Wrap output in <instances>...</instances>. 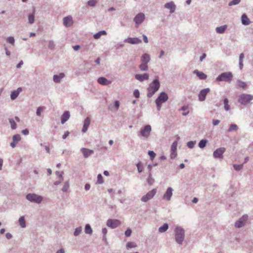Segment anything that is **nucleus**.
<instances>
[{
	"label": "nucleus",
	"mask_w": 253,
	"mask_h": 253,
	"mask_svg": "<svg viewBox=\"0 0 253 253\" xmlns=\"http://www.w3.org/2000/svg\"><path fill=\"white\" fill-rule=\"evenodd\" d=\"M126 43H129L131 44H139L142 42V41L141 39L137 38V37H133V38H127L126 39H125L124 41Z\"/></svg>",
	"instance_id": "nucleus-13"
},
{
	"label": "nucleus",
	"mask_w": 253,
	"mask_h": 253,
	"mask_svg": "<svg viewBox=\"0 0 253 253\" xmlns=\"http://www.w3.org/2000/svg\"><path fill=\"white\" fill-rule=\"evenodd\" d=\"M104 182L103 177L101 174L97 175V183L99 184H102Z\"/></svg>",
	"instance_id": "nucleus-56"
},
{
	"label": "nucleus",
	"mask_w": 253,
	"mask_h": 253,
	"mask_svg": "<svg viewBox=\"0 0 253 253\" xmlns=\"http://www.w3.org/2000/svg\"><path fill=\"white\" fill-rule=\"evenodd\" d=\"M149 74L147 73H144L143 74H136L135 75V79L140 82L147 80L149 79Z\"/></svg>",
	"instance_id": "nucleus-21"
},
{
	"label": "nucleus",
	"mask_w": 253,
	"mask_h": 253,
	"mask_svg": "<svg viewBox=\"0 0 253 253\" xmlns=\"http://www.w3.org/2000/svg\"><path fill=\"white\" fill-rule=\"evenodd\" d=\"M133 95L136 98H138L139 97V96H140V92H139V91L136 89H135L134 91H133Z\"/></svg>",
	"instance_id": "nucleus-57"
},
{
	"label": "nucleus",
	"mask_w": 253,
	"mask_h": 253,
	"mask_svg": "<svg viewBox=\"0 0 253 253\" xmlns=\"http://www.w3.org/2000/svg\"><path fill=\"white\" fill-rule=\"evenodd\" d=\"M132 231L130 228L126 229L125 232V234L126 237H129L131 236Z\"/></svg>",
	"instance_id": "nucleus-58"
},
{
	"label": "nucleus",
	"mask_w": 253,
	"mask_h": 253,
	"mask_svg": "<svg viewBox=\"0 0 253 253\" xmlns=\"http://www.w3.org/2000/svg\"><path fill=\"white\" fill-rule=\"evenodd\" d=\"M145 20V15L143 13H139L134 18L135 27L137 28Z\"/></svg>",
	"instance_id": "nucleus-10"
},
{
	"label": "nucleus",
	"mask_w": 253,
	"mask_h": 253,
	"mask_svg": "<svg viewBox=\"0 0 253 253\" xmlns=\"http://www.w3.org/2000/svg\"><path fill=\"white\" fill-rule=\"evenodd\" d=\"M137 247V245L135 243L131 242H128L127 243L126 245V248L127 249H130V248H136Z\"/></svg>",
	"instance_id": "nucleus-42"
},
{
	"label": "nucleus",
	"mask_w": 253,
	"mask_h": 253,
	"mask_svg": "<svg viewBox=\"0 0 253 253\" xmlns=\"http://www.w3.org/2000/svg\"><path fill=\"white\" fill-rule=\"evenodd\" d=\"M227 28V26L226 25H222L219 27H217L215 29V31L218 34H223L225 32Z\"/></svg>",
	"instance_id": "nucleus-31"
},
{
	"label": "nucleus",
	"mask_w": 253,
	"mask_h": 253,
	"mask_svg": "<svg viewBox=\"0 0 253 253\" xmlns=\"http://www.w3.org/2000/svg\"><path fill=\"white\" fill-rule=\"evenodd\" d=\"M136 167H137L138 172L140 173V172H141L143 171V169H142V164L141 162H140V161L139 162L136 164Z\"/></svg>",
	"instance_id": "nucleus-51"
},
{
	"label": "nucleus",
	"mask_w": 253,
	"mask_h": 253,
	"mask_svg": "<svg viewBox=\"0 0 253 253\" xmlns=\"http://www.w3.org/2000/svg\"><path fill=\"white\" fill-rule=\"evenodd\" d=\"M164 8L169 9L170 13H173L176 9V5L174 4L173 1H170L166 3L164 5Z\"/></svg>",
	"instance_id": "nucleus-17"
},
{
	"label": "nucleus",
	"mask_w": 253,
	"mask_h": 253,
	"mask_svg": "<svg viewBox=\"0 0 253 253\" xmlns=\"http://www.w3.org/2000/svg\"><path fill=\"white\" fill-rule=\"evenodd\" d=\"M84 232L86 234H91L92 233V230L89 224H86L85 226Z\"/></svg>",
	"instance_id": "nucleus-35"
},
{
	"label": "nucleus",
	"mask_w": 253,
	"mask_h": 253,
	"mask_svg": "<svg viewBox=\"0 0 253 253\" xmlns=\"http://www.w3.org/2000/svg\"><path fill=\"white\" fill-rule=\"evenodd\" d=\"M9 122L10 124L11 127L12 129H15L17 127V125L13 119H9Z\"/></svg>",
	"instance_id": "nucleus-43"
},
{
	"label": "nucleus",
	"mask_w": 253,
	"mask_h": 253,
	"mask_svg": "<svg viewBox=\"0 0 253 253\" xmlns=\"http://www.w3.org/2000/svg\"><path fill=\"white\" fill-rule=\"evenodd\" d=\"M82 232V227L80 226L75 229V231L74 232V235L75 236H78Z\"/></svg>",
	"instance_id": "nucleus-41"
},
{
	"label": "nucleus",
	"mask_w": 253,
	"mask_h": 253,
	"mask_svg": "<svg viewBox=\"0 0 253 253\" xmlns=\"http://www.w3.org/2000/svg\"><path fill=\"white\" fill-rule=\"evenodd\" d=\"M226 149L224 147H220L216 149L213 153V156L214 158H223V154L225 152Z\"/></svg>",
	"instance_id": "nucleus-11"
},
{
	"label": "nucleus",
	"mask_w": 253,
	"mask_h": 253,
	"mask_svg": "<svg viewBox=\"0 0 253 253\" xmlns=\"http://www.w3.org/2000/svg\"><path fill=\"white\" fill-rule=\"evenodd\" d=\"M177 156L176 152H171L170 153V158L171 159H174Z\"/></svg>",
	"instance_id": "nucleus-59"
},
{
	"label": "nucleus",
	"mask_w": 253,
	"mask_h": 253,
	"mask_svg": "<svg viewBox=\"0 0 253 253\" xmlns=\"http://www.w3.org/2000/svg\"><path fill=\"white\" fill-rule=\"evenodd\" d=\"M236 88L239 89H246L248 87L247 83L240 79H238L235 84Z\"/></svg>",
	"instance_id": "nucleus-16"
},
{
	"label": "nucleus",
	"mask_w": 253,
	"mask_h": 253,
	"mask_svg": "<svg viewBox=\"0 0 253 253\" xmlns=\"http://www.w3.org/2000/svg\"><path fill=\"white\" fill-rule=\"evenodd\" d=\"M169 99V96L167 93L165 92H161L158 98L156 99V101L160 102V103H165Z\"/></svg>",
	"instance_id": "nucleus-12"
},
{
	"label": "nucleus",
	"mask_w": 253,
	"mask_h": 253,
	"mask_svg": "<svg viewBox=\"0 0 253 253\" xmlns=\"http://www.w3.org/2000/svg\"><path fill=\"white\" fill-rule=\"evenodd\" d=\"M233 78V75L231 72H224L220 74L217 78L216 81L218 82H226L230 83Z\"/></svg>",
	"instance_id": "nucleus-5"
},
{
	"label": "nucleus",
	"mask_w": 253,
	"mask_h": 253,
	"mask_svg": "<svg viewBox=\"0 0 253 253\" xmlns=\"http://www.w3.org/2000/svg\"><path fill=\"white\" fill-rule=\"evenodd\" d=\"M29 132V130L27 128H26L22 131V133L25 135H28Z\"/></svg>",
	"instance_id": "nucleus-64"
},
{
	"label": "nucleus",
	"mask_w": 253,
	"mask_h": 253,
	"mask_svg": "<svg viewBox=\"0 0 253 253\" xmlns=\"http://www.w3.org/2000/svg\"><path fill=\"white\" fill-rule=\"evenodd\" d=\"M228 102H229L228 99L227 98H225L224 99V100H223V103H224V108L226 111H229L230 109V106L228 104Z\"/></svg>",
	"instance_id": "nucleus-38"
},
{
	"label": "nucleus",
	"mask_w": 253,
	"mask_h": 253,
	"mask_svg": "<svg viewBox=\"0 0 253 253\" xmlns=\"http://www.w3.org/2000/svg\"><path fill=\"white\" fill-rule=\"evenodd\" d=\"M169 228V225L168 223H165L163 226H161L159 228V232L160 233H164L166 232Z\"/></svg>",
	"instance_id": "nucleus-33"
},
{
	"label": "nucleus",
	"mask_w": 253,
	"mask_h": 253,
	"mask_svg": "<svg viewBox=\"0 0 253 253\" xmlns=\"http://www.w3.org/2000/svg\"><path fill=\"white\" fill-rule=\"evenodd\" d=\"M139 68L141 71H146L148 70V66L147 64L141 63L139 65Z\"/></svg>",
	"instance_id": "nucleus-39"
},
{
	"label": "nucleus",
	"mask_w": 253,
	"mask_h": 253,
	"mask_svg": "<svg viewBox=\"0 0 253 253\" xmlns=\"http://www.w3.org/2000/svg\"><path fill=\"white\" fill-rule=\"evenodd\" d=\"M244 164L241 165L234 164L233 167L234 169L236 171H239L243 168Z\"/></svg>",
	"instance_id": "nucleus-47"
},
{
	"label": "nucleus",
	"mask_w": 253,
	"mask_h": 253,
	"mask_svg": "<svg viewBox=\"0 0 253 253\" xmlns=\"http://www.w3.org/2000/svg\"><path fill=\"white\" fill-rule=\"evenodd\" d=\"M241 22L242 24L245 26L249 25L251 23L250 19L245 13L243 14L241 16Z\"/></svg>",
	"instance_id": "nucleus-26"
},
{
	"label": "nucleus",
	"mask_w": 253,
	"mask_h": 253,
	"mask_svg": "<svg viewBox=\"0 0 253 253\" xmlns=\"http://www.w3.org/2000/svg\"><path fill=\"white\" fill-rule=\"evenodd\" d=\"M248 219V216L247 214L243 215L235 223V226L236 228H241L245 225L246 221Z\"/></svg>",
	"instance_id": "nucleus-9"
},
{
	"label": "nucleus",
	"mask_w": 253,
	"mask_h": 253,
	"mask_svg": "<svg viewBox=\"0 0 253 253\" xmlns=\"http://www.w3.org/2000/svg\"><path fill=\"white\" fill-rule=\"evenodd\" d=\"M210 91L209 88H206L202 89L198 95L199 99L200 101H204L206 99V97L207 94Z\"/></svg>",
	"instance_id": "nucleus-14"
},
{
	"label": "nucleus",
	"mask_w": 253,
	"mask_h": 253,
	"mask_svg": "<svg viewBox=\"0 0 253 253\" xmlns=\"http://www.w3.org/2000/svg\"><path fill=\"white\" fill-rule=\"evenodd\" d=\"M55 174L56 175L58 176L59 177V180L56 181L54 183V185L57 186V185H59L63 180V171L60 172L59 171H56Z\"/></svg>",
	"instance_id": "nucleus-28"
},
{
	"label": "nucleus",
	"mask_w": 253,
	"mask_h": 253,
	"mask_svg": "<svg viewBox=\"0 0 253 253\" xmlns=\"http://www.w3.org/2000/svg\"><path fill=\"white\" fill-rule=\"evenodd\" d=\"M160 87V83L158 79H155L149 85L147 89V96L148 98H151L159 90Z\"/></svg>",
	"instance_id": "nucleus-1"
},
{
	"label": "nucleus",
	"mask_w": 253,
	"mask_h": 253,
	"mask_svg": "<svg viewBox=\"0 0 253 253\" xmlns=\"http://www.w3.org/2000/svg\"><path fill=\"white\" fill-rule=\"evenodd\" d=\"M81 151L82 152L84 157L85 158H88L94 153L93 150L85 148H81Z\"/></svg>",
	"instance_id": "nucleus-20"
},
{
	"label": "nucleus",
	"mask_w": 253,
	"mask_h": 253,
	"mask_svg": "<svg viewBox=\"0 0 253 253\" xmlns=\"http://www.w3.org/2000/svg\"><path fill=\"white\" fill-rule=\"evenodd\" d=\"M97 82L103 85H107L111 83V81L108 80L106 78L103 77L98 78Z\"/></svg>",
	"instance_id": "nucleus-22"
},
{
	"label": "nucleus",
	"mask_w": 253,
	"mask_h": 253,
	"mask_svg": "<svg viewBox=\"0 0 253 253\" xmlns=\"http://www.w3.org/2000/svg\"><path fill=\"white\" fill-rule=\"evenodd\" d=\"M22 91L21 87H18L17 90L12 91L10 94V98L12 100L15 99L19 94L20 92Z\"/></svg>",
	"instance_id": "nucleus-30"
},
{
	"label": "nucleus",
	"mask_w": 253,
	"mask_h": 253,
	"mask_svg": "<svg viewBox=\"0 0 253 253\" xmlns=\"http://www.w3.org/2000/svg\"><path fill=\"white\" fill-rule=\"evenodd\" d=\"M155 102H156V106H157V110L158 111H160L161 110V104H162V103H160V102H157L155 101Z\"/></svg>",
	"instance_id": "nucleus-61"
},
{
	"label": "nucleus",
	"mask_w": 253,
	"mask_h": 253,
	"mask_svg": "<svg viewBox=\"0 0 253 253\" xmlns=\"http://www.w3.org/2000/svg\"><path fill=\"white\" fill-rule=\"evenodd\" d=\"M90 124V120L88 117L85 119L84 122L83 127L82 130L83 132H86Z\"/></svg>",
	"instance_id": "nucleus-23"
},
{
	"label": "nucleus",
	"mask_w": 253,
	"mask_h": 253,
	"mask_svg": "<svg viewBox=\"0 0 253 253\" xmlns=\"http://www.w3.org/2000/svg\"><path fill=\"white\" fill-rule=\"evenodd\" d=\"M208 142V140L207 139H202L198 144V146L200 148H204L206 146V144Z\"/></svg>",
	"instance_id": "nucleus-36"
},
{
	"label": "nucleus",
	"mask_w": 253,
	"mask_h": 253,
	"mask_svg": "<svg viewBox=\"0 0 253 253\" xmlns=\"http://www.w3.org/2000/svg\"><path fill=\"white\" fill-rule=\"evenodd\" d=\"M196 141H190L187 142V145L188 148L192 149L194 148L195 144H196Z\"/></svg>",
	"instance_id": "nucleus-49"
},
{
	"label": "nucleus",
	"mask_w": 253,
	"mask_h": 253,
	"mask_svg": "<svg viewBox=\"0 0 253 253\" xmlns=\"http://www.w3.org/2000/svg\"><path fill=\"white\" fill-rule=\"evenodd\" d=\"M220 123V121L218 120H212V124L213 126H217Z\"/></svg>",
	"instance_id": "nucleus-62"
},
{
	"label": "nucleus",
	"mask_w": 253,
	"mask_h": 253,
	"mask_svg": "<svg viewBox=\"0 0 253 253\" xmlns=\"http://www.w3.org/2000/svg\"><path fill=\"white\" fill-rule=\"evenodd\" d=\"M148 154L150 156V159L153 160L156 156L155 153L153 151H149Z\"/></svg>",
	"instance_id": "nucleus-54"
},
{
	"label": "nucleus",
	"mask_w": 253,
	"mask_h": 253,
	"mask_svg": "<svg viewBox=\"0 0 253 253\" xmlns=\"http://www.w3.org/2000/svg\"><path fill=\"white\" fill-rule=\"evenodd\" d=\"M6 41H7V42L8 43H10V44H12V45H13V44H14V42H15L14 38V37H8V38H7Z\"/></svg>",
	"instance_id": "nucleus-55"
},
{
	"label": "nucleus",
	"mask_w": 253,
	"mask_h": 253,
	"mask_svg": "<svg viewBox=\"0 0 253 253\" xmlns=\"http://www.w3.org/2000/svg\"><path fill=\"white\" fill-rule=\"evenodd\" d=\"M238 129V127L236 124H231L228 129V131H237Z\"/></svg>",
	"instance_id": "nucleus-40"
},
{
	"label": "nucleus",
	"mask_w": 253,
	"mask_h": 253,
	"mask_svg": "<svg viewBox=\"0 0 253 253\" xmlns=\"http://www.w3.org/2000/svg\"><path fill=\"white\" fill-rule=\"evenodd\" d=\"M151 131V126L149 125H147L142 127L140 131L138 132L137 136L141 139H147L150 135Z\"/></svg>",
	"instance_id": "nucleus-3"
},
{
	"label": "nucleus",
	"mask_w": 253,
	"mask_h": 253,
	"mask_svg": "<svg viewBox=\"0 0 253 253\" xmlns=\"http://www.w3.org/2000/svg\"><path fill=\"white\" fill-rule=\"evenodd\" d=\"M44 107L41 106L37 108L36 111V115L38 116H40L41 114V112L43 111L44 109Z\"/></svg>",
	"instance_id": "nucleus-50"
},
{
	"label": "nucleus",
	"mask_w": 253,
	"mask_h": 253,
	"mask_svg": "<svg viewBox=\"0 0 253 253\" xmlns=\"http://www.w3.org/2000/svg\"><path fill=\"white\" fill-rule=\"evenodd\" d=\"M21 140V136L19 134H16L12 136V140L13 141L10 143V146L12 148H14L16 147V143L20 141Z\"/></svg>",
	"instance_id": "nucleus-19"
},
{
	"label": "nucleus",
	"mask_w": 253,
	"mask_h": 253,
	"mask_svg": "<svg viewBox=\"0 0 253 253\" xmlns=\"http://www.w3.org/2000/svg\"><path fill=\"white\" fill-rule=\"evenodd\" d=\"M147 182L149 185H151L154 182V179L152 177V174L151 172L149 173V176L147 178Z\"/></svg>",
	"instance_id": "nucleus-44"
},
{
	"label": "nucleus",
	"mask_w": 253,
	"mask_h": 253,
	"mask_svg": "<svg viewBox=\"0 0 253 253\" xmlns=\"http://www.w3.org/2000/svg\"><path fill=\"white\" fill-rule=\"evenodd\" d=\"M69 133H70V132L68 131H66L65 132V133L63 134V135L62 136V138L63 139H66L69 135Z\"/></svg>",
	"instance_id": "nucleus-63"
},
{
	"label": "nucleus",
	"mask_w": 253,
	"mask_h": 253,
	"mask_svg": "<svg viewBox=\"0 0 253 253\" xmlns=\"http://www.w3.org/2000/svg\"><path fill=\"white\" fill-rule=\"evenodd\" d=\"M70 112L68 111H65L62 115L61 116V122L62 124H64L66 122H67L69 118H70Z\"/></svg>",
	"instance_id": "nucleus-25"
},
{
	"label": "nucleus",
	"mask_w": 253,
	"mask_h": 253,
	"mask_svg": "<svg viewBox=\"0 0 253 253\" xmlns=\"http://www.w3.org/2000/svg\"><path fill=\"white\" fill-rule=\"evenodd\" d=\"M114 106L117 110H118L120 106V103L119 101L116 100L114 102Z\"/></svg>",
	"instance_id": "nucleus-60"
},
{
	"label": "nucleus",
	"mask_w": 253,
	"mask_h": 253,
	"mask_svg": "<svg viewBox=\"0 0 253 253\" xmlns=\"http://www.w3.org/2000/svg\"><path fill=\"white\" fill-rule=\"evenodd\" d=\"M121 224V221L116 219H109L107 220L106 225L108 227L115 229L119 227Z\"/></svg>",
	"instance_id": "nucleus-8"
},
{
	"label": "nucleus",
	"mask_w": 253,
	"mask_h": 253,
	"mask_svg": "<svg viewBox=\"0 0 253 253\" xmlns=\"http://www.w3.org/2000/svg\"><path fill=\"white\" fill-rule=\"evenodd\" d=\"M107 34V32L104 30L100 31V32L95 34L93 35V38L95 39H98L100 38L101 35H106Z\"/></svg>",
	"instance_id": "nucleus-32"
},
{
	"label": "nucleus",
	"mask_w": 253,
	"mask_h": 253,
	"mask_svg": "<svg viewBox=\"0 0 253 253\" xmlns=\"http://www.w3.org/2000/svg\"><path fill=\"white\" fill-rule=\"evenodd\" d=\"M63 24L66 27H70L73 24V18L71 16H67L63 18Z\"/></svg>",
	"instance_id": "nucleus-18"
},
{
	"label": "nucleus",
	"mask_w": 253,
	"mask_h": 253,
	"mask_svg": "<svg viewBox=\"0 0 253 253\" xmlns=\"http://www.w3.org/2000/svg\"><path fill=\"white\" fill-rule=\"evenodd\" d=\"M241 1V0H232L230 2H229V6H232L234 5H237L239 4Z\"/></svg>",
	"instance_id": "nucleus-52"
},
{
	"label": "nucleus",
	"mask_w": 253,
	"mask_h": 253,
	"mask_svg": "<svg viewBox=\"0 0 253 253\" xmlns=\"http://www.w3.org/2000/svg\"><path fill=\"white\" fill-rule=\"evenodd\" d=\"M97 3L96 0H89L87 1V5L90 6H94Z\"/></svg>",
	"instance_id": "nucleus-53"
},
{
	"label": "nucleus",
	"mask_w": 253,
	"mask_h": 253,
	"mask_svg": "<svg viewBox=\"0 0 253 253\" xmlns=\"http://www.w3.org/2000/svg\"><path fill=\"white\" fill-rule=\"evenodd\" d=\"M177 146V142L175 141L172 143L171 146L170 152H176Z\"/></svg>",
	"instance_id": "nucleus-46"
},
{
	"label": "nucleus",
	"mask_w": 253,
	"mask_h": 253,
	"mask_svg": "<svg viewBox=\"0 0 253 253\" xmlns=\"http://www.w3.org/2000/svg\"><path fill=\"white\" fill-rule=\"evenodd\" d=\"M35 21V13L34 12L30 14L28 16V22L30 24H32L34 23Z\"/></svg>",
	"instance_id": "nucleus-37"
},
{
	"label": "nucleus",
	"mask_w": 253,
	"mask_h": 253,
	"mask_svg": "<svg viewBox=\"0 0 253 253\" xmlns=\"http://www.w3.org/2000/svg\"><path fill=\"white\" fill-rule=\"evenodd\" d=\"M151 60L150 56L148 53H144L141 57V62L148 64Z\"/></svg>",
	"instance_id": "nucleus-24"
},
{
	"label": "nucleus",
	"mask_w": 253,
	"mask_h": 253,
	"mask_svg": "<svg viewBox=\"0 0 253 253\" xmlns=\"http://www.w3.org/2000/svg\"><path fill=\"white\" fill-rule=\"evenodd\" d=\"M26 198L31 202L37 204H40L43 200V197L42 196L34 193L28 194L26 196Z\"/></svg>",
	"instance_id": "nucleus-6"
},
{
	"label": "nucleus",
	"mask_w": 253,
	"mask_h": 253,
	"mask_svg": "<svg viewBox=\"0 0 253 253\" xmlns=\"http://www.w3.org/2000/svg\"><path fill=\"white\" fill-rule=\"evenodd\" d=\"M157 193V190L153 189L149 191L146 195L143 196L141 198V201L143 202H147L152 199Z\"/></svg>",
	"instance_id": "nucleus-7"
},
{
	"label": "nucleus",
	"mask_w": 253,
	"mask_h": 253,
	"mask_svg": "<svg viewBox=\"0 0 253 253\" xmlns=\"http://www.w3.org/2000/svg\"><path fill=\"white\" fill-rule=\"evenodd\" d=\"M55 44L53 41L50 40L48 42V47L51 50H54L55 49Z\"/></svg>",
	"instance_id": "nucleus-45"
},
{
	"label": "nucleus",
	"mask_w": 253,
	"mask_h": 253,
	"mask_svg": "<svg viewBox=\"0 0 253 253\" xmlns=\"http://www.w3.org/2000/svg\"><path fill=\"white\" fill-rule=\"evenodd\" d=\"M19 223L22 228H25L26 227V222L24 216H22L19 218Z\"/></svg>",
	"instance_id": "nucleus-34"
},
{
	"label": "nucleus",
	"mask_w": 253,
	"mask_h": 253,
	"mask_svg": "<svg viewBox=\"0 0 253 253\" xmlns=\"http://www.w3.org/2000/svg\"><path fill=\"white\" fill-rule=\"evenodd\" d=\"M193 74L196 75V76L201 80H205L207 78V76L205 73L203 72L199 71L198 70H195L193 71Z\"/></svg>",
	"instance_id": "nucleus-27"
},
{
	"label": "nucleus",
	"mask_w": 253,
	"mask_h": 253,
	"mask_svg": "<svg viewBox=\"0 0 253 253\" xmlns=\"http://www.w3.org/2000/svg\"><path fill=\"white\" fill-rule=\"evenodd\" d=\"M175 233V242L181 245L184 241L185 237V230L180 226H176L174 229Z\"/></svg>",
	"instance_id": "nucleus-2"
},
{
	"label": "nucleus",
	"mask_w": 253,
	"mask_h": 253,
	"mask_svg": "<svg viewBox=\"0 0 253 253\" xmlns=\"http://www.w3.org/2000/svg\"><path fill=\"white\" fill-rule=\"evenodd\" d=\"M173 190L171 187H168L164 194L163 199L166 200L167 201H170L172 195V192Z\"/></svg>",
	"instance_id": "nucleus-15"
},
{
	"label": "nucleus",
	"mask_w": 253,
	"mask_h": 253,
	"mask_svg": "<svg viewBox=\"0 0 253 253\" xmlns=\"http://www.w3.org/2000/svg\"><path fill=\"white\" fill-rule=\"evenodd\" d=\"M252 100H253V95L243 93L239 96L238 101L241 105H246Z\"/></svg>",
	"instance_id": "nucleus-4"
},
{
	"label": "nucleus",
	"mask_w": 253,
	"mask_h": 253,
	"mask_svg": "<svg viewBox=\"0 0 253 253\" xmlns=\"http://www.w3.org/2000/svg\"><path fill=\"white\" fill-rule=\"evenodd\" d=\"M69 188V181H66L64 184L63 188H62L61 190L63 192H67L68 189Z\"/></svg>",
	"instance_id": "nucleus-48"
},
{
	"label": "nucleus",
	"mask_w": 253,
	"mask_h": 253,
	"mask_svg": "<svg viewBox=\"0 0 253 253\" xmlns=\"http://www.w3.org/2000/svg\"><path fill=\"white\" fill-rule=\"evenodd\" d=\"M65 77V74L63 73H60L59 75H55L53 77V80L56 83L60 82L62 79Z\"/></svg>",
	"instance_id": "nucleus-29"
}]
</instances>
